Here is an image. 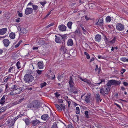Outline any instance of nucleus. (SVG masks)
Listing matches in <instances>:
<instances>
[{
  "mask_svg": "<svg viewBox=\"0 0 128 128\" xmlns=\"http://www.w3.org/2000/svg\"><path fill=\"white\" fill-rule=\"evenodd\" d=\"M40 102L38 100H34L27 106L28 108L36 110L39 108Z\"/></svg>",
  "mask_w": 128,
  "mask_h": 128,
  "instance_id": "obj_1",
  "label": "nucleus"
},
{
  "mask_svg": "<svg viewBox=\"0 0 128 128\" xmlns=\"http://www.w3.org/2000/svg\"><path fill=\"white\" fill-rule=\"evenodd\" d=\"M59 36L55 35L56 38L55 41L58 43H60L62 41V40L65 42V40L67 36L66 34L61 35L60 34H58Z\"/></svg>",
  "mask_w": 128,
  "mask_h": 128,
  "instance_id": "obj_2",
  "label": "nucleus"
},
{
  "mask_svg": "<svg viewBox=\"0 0 128 128\" xmlns=\"http://www.w3.org/2000/svg\"><path fill=\"white\" fill-rule=\"evenodd\" d=\"M121 82L120 81H118L114 80H108L106 85L109 87H111L112 85L117 86L120 84Z\"/></svg>",
  "mask_w": 128,
  "mask_h": 128,
  "instance_id": "obj_3",
  "label": "nucleus"
},
{
  "mask_svg": "<svg viewBox=\"0 0 128 128\" xmlns=\"http://www.w3.org/2000/svg\"><path fill=\"white\" fill-rule=\"evenodd\" d=\"M33 78V76L30 74H26L24 77V81L28 83L32 82L34 80Z\"/></svg>",
  "mask_w": 128,
  "mask_h": 128,
  "instance_id": "obj_4",
  "label": "nucleus"
},
{
  "mask_svg": "<svg viewBox=\"0 0 128 128\" xmlns=\"http://www.w3.org/2000/svg\"><path fill=\"white\" fill-rule=\"evenodd\" d=\"M41 123V122L37 119L34 120L30 122L31 124L34 127L39 125Z\"/></svg>",
  "mask_w": 128,
  "mask_h": 128,
  "instance_id": "obj_5",
  "label": "nucleus"
},
{
  "mask_svg": "<svg viewBox=\"0 0 128 128\" xmlns=\"http://www.w3.org/2000/svg\"><path fill=\"white\" fill-rule=\"evenodd\" d=\"M116 28L117 30L119 31H122L124 29V26L120 23H117L116 26Z\"/></svg>",
  "mask_w": 128,
  "mask_h": 128,
  "instance_id": "obj_6",
  "label": "nucleus"
},
{
  "mask_svg": "<svg viewBox=\"0 0 128 128\" xmlns=\"http://www.w3.org/2000/svg\"><path fill=\"white\" fill-rule=\"evenodd\" d=\"M110 90V88H100V92L102 95L104 96L105 94H108Z\"/></svg>",
  "mask_w": 128,
  "mask_h": 128,
  "instance_id": "obj_7",
  "label": "nucleus"
},
{
  "mask_svg": "<svg viewBox=\"0 0 128 128\" xmlns=\"http://www.w3.org/2000/svg\"><path fill=\"white\" fill-rule=\"evenodd\" d=\"M96 21L97 22L94 24L95 25L101 26H102L104 24L103 22V19L102 18L99 19L98 20L97 19L96 20Z\"/></svg>",
  "mask_w": 128,
  "mask_h": 128,
  "instance_id": "obj_8",
  "label": "nucleus"
},
{
  "mask_svg": "<svg viewBox=\"0 0 128 128\" xmlns=\"http://www.w3.org/2000/svg\"><path fill=\"white\" fill-rule=\"evenodd\" d=\"M33 11V9L29 8H26L25 10V13L26 15L31 14Z\"/></svg>",
  "mask_w": 128,
  "mask_h": 128,
  "instance_id": "obj_9",
  "label": "nucleus"
},
{
  "mask_svg": "<svg viewBox=\"0 0 128 128\" xmlns=\"http://www.w3.org/2000/svg\"><path fill=\"white\" fill-rule=\"evenodd\" d=\"M58 29L61 32H64L66 30V27L64 24H61L58 26Z\"/></svg>",
  "mask_w": 128,
  "mask_h": 128,
  "instance_id": "obj_10",
  "label": "nucleus"
},
{
  "mask_svg": "<svg viewBox=\"0 0 128 128\" xmlns=\"http://www.w3.org/2000/svg\"><path fill=\"white\" fill-rule=\"evenodd\" d=\"M50 118L48 115L46 114H45L42 115L41 117V118L42 120L46 121L48 120Z\"/></svg>",
  "mask_w": 128,
  "mask_h": 128,
  "instance_id": "obj_11",
  "label": "nucleus"
},
{
  "mask_svg": "<svg viewBox=\"0 0 128 128\" xmlns=\"http://www.w3.org/2000/svg\"><path fill=\"white\" fill-rule=\"evenodd\" d=\"M4 46H8L10 43V41L6 39H4L3 41Z\"/></svg>",
  "mask_w": 128,
  "mask_h": 128,
  "instance_id": "obj_12",
  "label": "nucleus"
},
{
  "mask_svg": "<svg viewBox=\"0 0 128 128\" xmlns=\"http://www.w3.org/2000/svg\"><path fill=\"white\" fill-rule=\"evenodd\" d=\"M101 39V36L99 34H97L95 36V40L96 41L99 42Z\"/></svg>",
  "mask_w": 128,
  "mask_h": 128,
  "instance_id": "obj_13",
  "label": "nucleus"
},
{
  "mask_svg": "<svg viewBox=\"0 0 128 128\" xmlns=\"http://www.w3.org/2000/svg\"><path fill=\"white\" fill-rule=\"evenodd\" d=\"M91 97V94L87 95L86 96V97L84 100L87 103L90 102V100Z\"/></svg>",
  "mask_w": 128,
  "mask_h": 128,
  "instance_id": "obj_14",
  "label": "nucleus"
},
{
  "mask_svg": "<svg viewBox=\"0 0 128 128\" xmlns=\"http://www.w3.org/2000/svg\"><path fill=\"white\" fill-rule=\"evenodd\" d=\"M72 76H70L69 81V84L70 87L71 88L73 87L74 84V83L72 80Z\"/></svg>",
  "mask_w": 128,
  "mask_h": 128,
  "instance_id": "obj_15",
  "label": "nucleus"
},
{
  "mask_svg": "<svg viewBox=\"0 0 128 128\" xmlns=\"http://www.w3.org/2000/svg\"><path fill=\"white\" fill-rule=\"evenodd\" d=\"M7 30L6 28H4L0 29V34L1 35H3L5 34Z\"/></svg>",
  "mask_w": 128,
  "mask_h": 128,
  "instance_id": "obj_16",
  "label": "nucleus"
},
{
  "mask_svg": "<svg viewBox=\"0 0 128 128\" xmlns=\"http://www.w3.org/2000/svg\"><path fill=\"white\" fill-rule=\"evenodd\" d=\"M13 89H14L15 91L14 93H15L16 94H19L20 92L23 90V89L22 90V88H13Z\"/></svg>",
  "mask_w": 128,
  "mask_h": 128,
  "instance_id": "obj_17",
  "label": "nucleus"
},
{
  "mask_svg": "<svg viewBox=\"0 0 128 128\" xmlns=\"http://www.w3.org/2000/svg\"><path fill=\"white\" fill-rule=\"evenodd\" d=\"M73 44V41L71 39L69 40L68 41L67 44L68 46H71Z\"/></svg>",
  "mask_w": 128,
  "mask_h": 128,
  "instance_id": "obj_18",
  "label": "nucleus"
},
{
  "mask_svg": "<svg viewBox=\"0 0 128 128\" xmlns=\"http://www.w3.org/2000/svg\"><path fill=\"white\" fill-rule=\"evenodd\" d=\"M95 98L96 102L99 103L100 99V96L99 93H98L96 94L95 96Z\"/></svg>",
  "mask_w": 128,
  "mask_h": 128,
  "instance_id": "obj_19",
  "label": "nucleus"
},
{
  "mask_svg": "<svg viewBox=\"0 0 128 128\" xmlns=\"http://www.w3.org/2000/svg\"><path fill=\"white\" fill-rule=\"evenodd\" d=\"M21 32L24 34H26L27 32V30L24 28H21L20 30Z\"/></svg>",
  "mask_w": 128,
  "mask_h": 128,
  "instance_id": "obj_20",
  "label": "nucleus"
},
{
  "mask_svg": "<svg viewBox=\"0 0 128 128\" xmlns=\"http://www.w3.org/2000/svg\"><path fill=\"white\" fill-rule=\"evenodd\" d=\"M38 68L40 69H42L43 68V64L40 62H38Z\"/></svg>",
  "mask_w": 128,
  "mask_h": 128,
  "instance_id": "obj_21",
  "label": "nucleus"
},
{
  "mask_svg": "<svg viewBox=\"0 0 128 128\" xmlns=\"http://www.w3.org/2000/svg\"><path fill=\"white\" fill-rule=\"evenodd\" d=\"M9 36L10 38L12 39H14L15 38V34L14 33L12 32L10 33Z\"/></svg>",
  "mask_w": 128,
  "mask_h": 128,
  "instance_id": "obj_22",
  "label": "nucleus"
},
{
  "mask_svg": "<svg viewBox=\"0 0 128 128\" xmlns=\"http://www.w3.org/2000/svg\"><path fill=\"white\" fill-rule=\"evenodd\" d=\"M68 90L70 93L76 94L77 93V91L74 90V88H70Z\"/></svg>",
  "mask_w": 128,
  "mask_h": 128,
  "instance_id": "obj_23",
  "label": "nucleus"
},
{
  "mask_svg": "<svg viewBox=\"0 0 128 128\" xmlns=\"http://www.w3.org/2000/svg\"><path fill=\"white\" fill-rule=\"evenodd\" d=\"M26 125H29L30 123V120L28 118H26L24 120Z\"/></svg>",
  "mask_w": 128,
  "mask_h": 128,
  "instance_id": "obj_24",
  "label": "nucleus"
},
{
  "mask_svg": "<svg viewBox=\"0 0 128 128\" xmlns=\"http://www.w3.org/2000/svg\"><path fill=\"white\" fill-rule=\"evenodd\" d=\"M72 22H69L67 23V26L69 29L72 28Z\"/></svg>",
  "mask_w": 128,
  "mask_h": 128,
  "instance_id": "obj_25",
  "label": "nucleus"
},
{
  "mask_svg": "<svg viewBox=\"0 0 128 128\" xmlns=\"http://www.w3.org/2000/svg\"><path fill=\"white\" fill-rule=\"evenodd\" d=\"M112 20L110 16H107L106 18V22H110Z\"/></svg>",
  "mask_w": 128,
  "mask_h": 128,
  "instance_id": "obj_26",
  "label": "nucleus"
},
{
  "mask_svg": "<svg viewBox=\"0 0 128 128\" xmlns=\"http://www.w3.org/2000/svg\"><path fill=\"white\" fill-rule=\"evenodd\" d=\"M83 80V81L86 83L90 85L91 84V82H90V80H88L87 79L85 78H84V79Z\"/></svg>",
  "mask_w": 128,
  "mask_h": 128,
  "instance_id": "obj_27",
  "label": "nucleus"
},
{
  "mask_svg": "<svg viewBox=\"0 0 128 128\" xmlns=\"http://www.w3.org/2000/svg\"><path fill=\"white\" fill-rule=\"evenodd\" d=\"M4 96H3L1 99V101L0 102V103L2 104H3L5 102V98Z\"/></svg>",
  "mask_w": 128,
  "mask_h": 128,
  "instance_id": "obj_28",
  "label": "nucleus"
},
{
  "mask_svg": "<svg viewBox=\"0 0 128 128\" xmlns=\"http://www.w3.org/2000/svg\"><path fill=\"white\" fill-rule=\"evenodd\" d=\"M55 105L56 107L57 108L58 110L61 111L62 110V108L60 106L57 104H55Z\"/></svg>",
  "mask_w": 128,
  "mask_h": 128,
  "instance_id": "obj_29",
  "label": "nucleus"
},
{
  "mask_svg": "<svg viewBox=\"0 0 128 128\" xmlns=\"http://www.w3.org/2000/svg\"><path fill=\"white\" fill-rule=\"evenodd\" d=\"M84 114L85 117L86 118H90V116L88 114V111H86L85 112Z\"/></svg>",
  "mask_w": 128,
  "mask_h": 128,
  "instance_id": "obj_30",
  "label": "nucleus"
},
{
  "mask_svg": "<svg viewBox=\"0 0 128 128\" xmlns=\"http://www.w3.org/2000/svg\"><path fill=\"white\" fill-rule=\"evenodd\" d=\"M63 74L60 75V74H58L57 78L58 80H60L61 79L63 78Z\"/></svg>",
  "mask_w": 128,
  "mask_h": 128,
  "instance_id": "obj_31",
  "label": "nucleus"
},
{
  "mask_svg": "<svg viewBox=\"0 0 128 128\" xmlns=\"http://www.w3.org/2000/svg\"><path fill=\"white\" fill-rule=\"evenodd\" d=\"M120 60L124 62H128V58H121Z\"/></svg>",
  "mask_w": 128,
  "mask_h": 128,
  "instance_id": "obj_32",
  "label": "nucleus"
},
{
  "mask_svg": "<svg viewBox=\"0 0 128 128\" xmlns=\"http://www.w3.org/2000/svg\"><path fill=\"white\" fill-rule=\"evenodd\" d=\"M80 112L79 108L78 107H77L76 108V113L77 114H79Z\"/></svg>",
  "mask_w": 128,
  "mask_h": 128,
  "instance_id": "obj_33",
  "label": "nucleus"
},
{
  "mask_svg": "<svg viewBox=\"0 0 128 128\" xmlns=\"http://www.w3.org/2000/svg\"><path fill=\"white\" fill-rule=\"evenodd\" d=\"M84 54L86 56V58L89 59L90 58V56L89 54L86 52H84Z\"/></svg>",
  "mask_w": 128,
  "mask_h": 128,
  "instance_id": "obj_34",
  "label": "nucleus"
},
{
  "mask_svg": "<svg viewBox=\"0 0 128 128\" xmlns=\"http://www.w3.org/2000/svg\"><path fill=\"white\" fill-rule=\"evenodd\" d=\"M74 32L76 34H78L79 35L81 34V32L79 28H77Z\"/></svg>",
  "mask_w": 128,
  "mask_h": 128,
  "instance_id": "obj_35",
  "label": "nucleus"
},
{
  "mask_svg": "<svg viewBox=\"0 0 128 128\" xmlns=\"http://www.w3.org/2000/svg\"><path fill=\"white\" fill-rule=\"evenodd\" d=\"M116 37H114V38L113 39H112L111 41L110 42V43L113 44L115 42V41L116 39Z\"/></svg>",
  "mask_w": 128,
  "mask_h": 128,
  "instance_id": "obj_36",
  "label": "nucleus"
},
{
  "mask_svg": "<svg viewBox=\"0 0 128 128\" xmlns=\"http://www.w3.org/2000/svg\"><path fill=\"white\" fill-rule=\"evenodd\" d=\"M65 42H62V46L61 48H60V50L61 51H63V50H64V49L65 48H64V44Z\"/></svg>",
  "mask_w": 128,
  "mask_h": 128,
  "instance_id": "obj_37",
  "label": "nucleus"
},
{
  "mask_svg": "<svg viewBox=\"0 0 128 128\" xmlns=\"http://www.w3.org/2000/svg\"><path fill=\"white\" fill-rule=\"evenodd\" d=\"M22 42V40H20L18 43L15 46V47L16 48L18 47L20 44V43Z\"/></svg>",
  "mask_w": 128,
  "mask_h": 128,
  "instance_id": "obj_38",
  "label": "nucleus"
},
{
  "mask_svg": "<svg viewBox=\"0 0 128 128\" xmlns=\"http://www.w3.org/2000/svg\"><path fill=\"white\" fill-rule=\"evenodd\" d=\"M20 62L19 61H18L16 64V66L18 69H19L21 67L20 66Z\"/></svg>",
  "mask_w": 128,
  "mask_h": 128,
  "instance_id": "obj_39",
  "label": "nucleus"
},
{
  "mask_svg": "<svg viewBox=\"0 0 128 128\" xmlns=\"http://www.w3.org/2000/svg\"><path fill=\"white\" fill-rule=\"evenodd\" d=\"M43 70H39L36 71V73L39 75H40L42 74Z\"/></svg>",
  "mask_w": 128,
  "mask_h": 128,
  "instance_id": "obj_40",
  "label": "nucleus"
},
{
  "mask_svg": "<svg viewBox=\"0 0 128 128\" xmlns=\"http://www.w3.org/2000/svg\"><path fill=\"white\" fill-rule=\"evenodd\" d=\"M24 98H20L19 100L17 102V104H19L22 101L24 100Z\"/></svg>",
  "mask_w": 128,
  "mask_h": 128,
  "instance_id": "obj_41",
  "label": "nucleus"
},
{
  "mask_svg": "<svg viewBox=\"0 0 128 128\" xmlns=\"http://www.w3.org/2000/svg\"><path fill=\"white\" fill-rule=\"evenodd\" d=\"M15 91L14 90H14H12L10 93V95L12 96H14L16 95L15 93H14Z\"/></svg>",
  "mask_w": 128,
  "mask_h": 128,
  "instance_id": "obj_42",
  "label": "nucleus"
},
{
  "mask_svg": "<svg viewBox=\"0 0 128 128\" xmlns=\"http://www.w3.org/2000/svg\"><path fill=\"white\" fill-rule=\"evenodd\" d=\"M46 84V83L45 82L40 84V86L41 88H42L45 86Z\"/></svg>",
  "mask_w": 128,
  "mask_h": 128,
  "instance_id": "obj_43",
  "label": "nucleus"
},
{
  "mask_svg": "<svg viewBox=\"0 0 128 128\" xmlns=\"http://www.w3.org/2000/svg\"><path fill=\"white\" fill-rule=\"evenodd\" d=\"M33 9L34 10H37L38 8V6L37 5H32Z\"/></svg>",
  "mask_w": 128,
  "mask_h": 128,
  "instance_id": "obj_44",
  "label": "nucleus"
},
{
  "mask_svg": "<svg viewBox=\"0 0 128 128\" xmlns=\"http://www.w3.org/2000/svg\"><path fill=\"white\" fill-rule=\"evenodd\" d=\"M54 25V23H52L50 24H49L46 26V28H48L51 26H52Z\"/></svg>",
  "mask_w": 128,
  "mask_h": 128,
  "instance_id": "obj_45",
  "label": "nucleus"
},
{
  "mask_svg": "<svg viewBox=\"0 0 128 128\" xmlns=\"http://www.w3.org/2000/svg\"><path fill=\"white\" fill-rule=\"evenodd\" d=\"M80 26L82 30H83L84 34H85L84 32H86V30L84 29V27L83 26H82L81 25H80Z\"/></svg>",
  "mask_w": 128,
  "mask_h": 128,
  "instance_id": "obj_46",
  "label": "nucleus"
},
{
  "mask_svg": "<svg viewBox=\"0 0 128 128\" xmlns=\"http://www.w3.org/2000/svg\"><path fill=\"white\" fill-rule=\"evenodd\" d=\"M17 12L18 13V14L19 16L22 17V16L23 15L22 13H20L19 11H17Z\"/></svg>",
  "mask_w": 128,
  "mask_h": 128,
  "instance_id": "obj_47",
  "label": "nucleus"
},
{
  "mask_svg": "<svg viewBox=\"0 0 128 128\" xmlns=\"http://www.w3.org/2000/svg\"><path fill=\"white\" fill-rule=\"evenodd\" d=\"M58 127L56 123H54L52 127V128H57Z\"/></svg>",
  "mask_w": 128,
  "mask_h": 128,
  "instance_id": "obj_48",
  "label": "nucleus"
},
{
  "mask_svg": "<svg viewBox=\"0 0 128 128\" xmlns=\"http://www.w3.org/2000/svg\"><path fill=\"white\" fill-rule=\"evenodd\" d=\"M60 106L64 110H65V107L64 104H62L60 105Z\"/></svg>",
  "mask_w": 128,
  "mask_h": 128,
  "instance_id": "obj_49",
  "label": "nucleus"
},
{
  "mask_svg": "<svg viewBox=\"0 0 128 128\" xmlns=\"http://www.w3.org/2000/svg\"><path fill=\"white\" fill-rule=\"evenodd\" d=\"M126 69L122 68L120 71V72L122 74H123L126 71Z\"/></svg>",
  "mask_w": 128,
  "mask_h": 128,
  "instance_id": "obj_50",
  "label": "nucleus"
},
{
  "mask_svg": "<svg viewBox=\"0 0 128 128\" xmlns=\"http://www.w3.org/2000/svg\"><path fill=\"white\" fill-rule=\"evenodd\" d=\"M11 78L10 76H8L7 78H6L4 80V82H7L8 79H10Z\"/></svg>",
  "mask_w": 128,
  "mask_h": 128,
  "instance_id": "obj_51",
  "label": "nucleus"
},
{
  "mask_svg": "<svg viewBox=\"0 0 128 128\" xmlns=\"http://www.w3.org/2000/svg\"><path fill=\"white\" fill-rule=\"evenodd\" d=\"M45 1H45L44 2H40V3L43 6H44L45 4L46 3V2H45Z\"/></svg>",
  "mask_w": 128,
  "mask_h": 128,
  "instance_id": "obj_52",
  "label": "nucleus"
},
{
  "mask_svg": "<svg viewBox=\"0 0 128 128\" xmlns=\"http://www.w3.org/2000/svg\"><path fill=\"white\" fill-rule=\"evenodd\" d=\"M6 109V107L5 106L2 107V108L1 109V110H2V112H4Z\"/></svg>",
  "mask_w": 128,
  "mask_h": 128,
  "instance_id": "obj_53",
  "label": "nucleus"
},
{
  "mask_svg": "<svg viewBox=\"0 0 128 128\" xmlns=\"http://www.w3.org/2000/svg\"><path fill=\"white\" fill-rule=\"evenodd\" d=\"M68 128H74L72 125L71 124H70L68 125Z\"/></svg>",
  "mask_w": 128,
  "mask_h": 128,
  "instance_id": "obj_54",
  "label": "nucleus"
},
{
  "mask_svg": "<svg viewBox=\"0 0 128 128\" xmlns=\"http://www.w3.org/2000/svg\"><path fill=\"white\" fill-rule=\"evenodd\" d=\"M57 97H58L60 95L58 92H56L54 94Z\"/></svg>",
  "mask_w": 128,
  "mask_h": 128,
  "instance_id": "obj_55",
  "label": "nucleus"
},
{
  "mask_svg": "<svg viewBox=\"0 0 128 128\" xmlns=\"http://www.w3.org/2000/svg\"><path fill=\"white\" fill-rule=\"evenodd\" d=\"M13 68V67L12 66L10 67L8 70V72H11V70H12Z\"/></svg>",
  "mask_w": 128,
  "mask_h": 128,
  "instance_id": "obj_56",
  "label": "nucleus"
},
{
  "mask_svg": "<svg viewBox=\"0 0 128 128\" xmlns=\"http://www.w3.org/2000/svg\"><path fill=\"white\" fill-rule=\"evenodd\" d=\"M114 104L116 105L119 108H121L119 105L116 103H114Z\"/></svg>",
  "mask_w": 128,
  "mask_h": 128,
  "instance_id": "obj_57",
  "label": "nucleus"
},
{
  "mask_svg": "<svg viewBox=\"0 0 128 128\" xmlns=\"http://www.w3.org/2000/svg\"><path fill=\"white\" fill-rule=\"evenodd\" d=\"M123 84L124 86H127L128 85V83L126 82H124Z\"/></svg>",
  "mask_w": 128,
  "mask_h": 128,
  "instance_id": "obj_58",
  "label": "nucleus"
},
{
  "mask_svg": "<svg viewBox=\"0 0 128 128\" xmlns=\"http://www.w3.org/2000/svg\"><path fill=\"white\" fill-rule=\"evenodd\" d=\"M100 80H101V82L99 83H98V84H100L102 82H105V80L104 79H101Z\"/></svg>",
  "mask_w": 128,
  "mask_h": 128,
  "instance_id": "obj_59",
  "label": "nucleus"
},
{
  "mask_svg": "<svg viewBox=\"0 0 128 128\" xmlns=\"http://www.w3.org/2000/svg\"><path fill=\"white\" fill-rule=\"evenodd\" d=\"M67 49L65 48L64 50H63V52L64 53H65L67 52Z\"/></svg>",
  "mask_w": 128,
  "mask_h": 128,
  "instance_id": "obj_60",
  "label": "nucleus"
},
{
  "mask_svg": "<svg viewBox=\"0 0 128 128\" xmlns=\"http://www.w3.org/2000/svg\"><path fill=\"white\" fill-rule=\"evenodd\" d=\"M98 56L99 58L104 59V58L102 56L98 55Z\"/></svg>",
  "mask_w": 128,
  "mask_h": 128,
  "instance_id": "obj_61",
  "label": "nucleus"
},
{
  "mask_svg": "<svg viewBox=\"0 0 128 128\" xmlns=\"http://www.w3.org/2000/svg\"><path fill=\"white\" fill-rule=\"evenodd\" d=\"M85 18L86 20H88L90 19V18L88 17L87 16H85Z\"/></svg>",
  "mask_w": 128,
  "mask_h": 128,
  "instance_id": "obj_62",
  "label": "nucleus"
},
{
  "mask_svg": "<svg viewBox=\"0 0 128 128\" xmlns=\"http://www.w3.org/2000/svg\"><path fill=\"white\" fill-rule=\"evenodd\" d=\"M63 102V100L62 99H59L58 100V102L59 103H62V102Z\"/></svg>",
  "mask_w": 128,
  "mask_h": 128,
  "instance_id": "obj_63",
  "label": "nucleus"
},
{
  "mask_svg": "<svg viewBox=\"0 0 128 128\" xmlns=\"http://www.w3.org/2000/svg\"><path fill=\"white\" fill-rule=\"evenodd\" d=\"M38 49V47L35 46H33V49L34 50H37Z\"/></svg>",
  "mask_w": 128,
  "mask_h": 128,
  "instance_id": "obj_64",
  "label": "nucleus"
}]
</instances>
